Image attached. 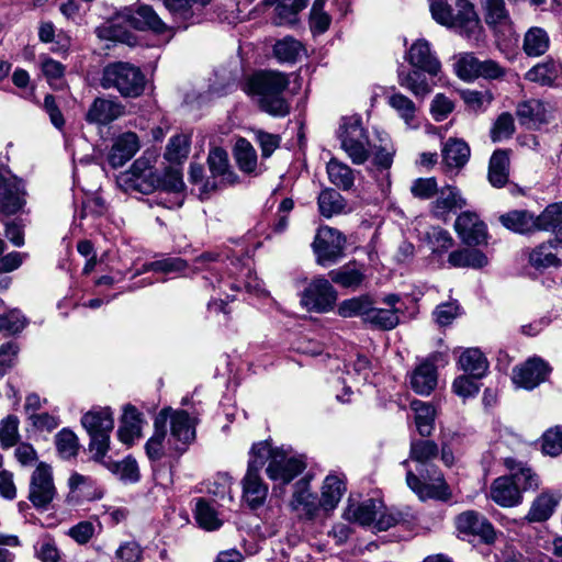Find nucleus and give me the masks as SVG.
Listing matches in <instances>:
<instances>
[{"label":"nucleus","instance_id":"nucleus-1","mask_svg":"<svg viewBox=\"0 0 562 562\" xmlns=\"http://www.w3.org/2000/svg\"><path fill=\"white\" fill-rule=\"evenodd\" d=\"M290 85L289 76L277 70H261L251 75L245 91L261 111L274 117H284L290 113L291 105L284 98Z\"/></svg>","mask_w":562,"mask_h":562},{"label":"nucleus","instance_id":"nucleus-2","mask_svg":"<svg viewBox=\"0 0 562 562\" xmlns=\"http://www.w3.org/2000/svg\"><path fill=\"white\" fill-rule=\"evenodd\" d=\"M431 15L441 25L456 30L460 35L477 40L480 20L474 7L467 0H429Z\"/></svg>","mask_w":562,"mask_h":562},{"label":"nucleus","instance_id":"nucleus-3","mask_svg":"<svg viewBox=\"0 0 562 562\" xmlns=\"http://www.w3.org/2000/svg\"><path fill=\"white\" fill-rule=\"evenodd\" d=\"M250 452L256 460L262 461V465L268 461L266 471L272 481L286 484L305 469V463L290 450L273 448L268 441L255 443Z\"/></svg>","mask_w":562,"mask_h":562},{"label":"nucleus","instance_id":"nucleus-4","mask_svg":"<svg viewBox=\"0 0 562 562\" xmlns=\"http://www.w3.org/2000/svg\"><path fill=\"white\" fill-rule=\"evenodd\" d=\"M145 83L142 70L130 63H111L102 71L101 86L104 89H115L126 98L139 97L145 90Z\"/></svg>","mask_w":562,"mask_h":562},{"label":"nucleus","instance_id":"nucleus-5","mask_svg":"<svg viewBox=\"0 0 562 562\" xmlns=\"http://www.w3.org/2000/svg\"><path fill=\"white\" fill-rule=\"evenodd\" d=\"M403 465L407 468V486L418 496L419 499H447L450 495L443 474L435 465L408 468L409 461L405 460Z\"/></svg>","mask_w":562,"mask_h":562},{"label":"nucleus","instance_id":"nucleus-6","mask_svg":"<svg viewBox=\"0 0 562 562\" xmlns=\"http://www.w3.org/2000/svg\"><path fill=\"white\" fill-rule=\"evenodd\" d=\"M81 424L90 436L89 452L95 462H102L110 448L114 420L110 408H94L86 413Z\"/></svg>","mask_w":562,"mask_h":562},{"label":"nucleus","instance_id":"nucleus-7","mask_svg":"<svg viewBox=\"0 0 562 562\" xmlns=\"http://www.w3.org/2000/svg\"><path fill=\"white\" fill-rule=\"evenodd\" d=\"M338 137L341 148L355 165H362L368 160L370 142L359 119H345L339 127Z\"/></svg>","mask_w":562,"mask_h":562},{"label":"nucleus","instance_id":"nucleus-8","mask_svg":"<svg viewBox=\"0 0 562 562\" xmlns=\"http://www.w3.org/2000/svg\"><path fill=\"white\" fill-rule=\"evenodd\" d=\"M345 244L346 238L339 231L328 226L319 227L312 244L316 262L323 267L334 265L342 257Z\"/></svg>","mask_w":562,"mask_h":562},{"label":"nucleus","instance_id":"nucleus-9","mask_svg":"<svg viewBox=\"0 0 562 562\" xmlns=\"http://www.w3.org/2000/svg\"><path fill=\"white\" fill-rule=\"evenodd\" d=\"M56 495L52 468L41 462L30 480L29 501L37 509H46Z\"/></svg>","mask_w":562,"mask_h":562},{"label":"nucleus","instance_id":"nucleus-10","mask_svg":"<svg viewBox=\"0 0 562 562\" xmlns=\"http://www.w3.org/2000/svg\"><path fill=\"white\" fill-rule=\"evenodd\" d=\"M336 300L337 294L330 282L318 277L303 291L301 303L307 311L326 313L334 307Z\"/></svg>","mask_w":562,"mask_h":562},{"label":"nucleus","instance_id":"nucleus-11","mask_svg":"<svg viewBox=\"0 0 562 562\" xmlns=\"http://www.w3.org/2000/svg\"><path fill=\"white\" fill-rule=\"evenodd\" d=\"M458 532L465 537H477L483 543L492 544L496 540V531L488 519L479 512L465 510L454 519Z\"/></svg>","mask_w":562,"mask_h":562},{"label":"nucleus","instance_id":"nucleus-12","mask_svg":"<svg viewBox=\"0 0 562 562\" xmlns=\"http://www.w3.org/2000/svg\"><path fill=\"white\" fill-rule=\"evenodd\" d=\"M167 409L170 419L167 443L176 451L183 452L195 438V422L186 411H172L169 407Z\"/></svg>","mask_w":562,"mask_h":562},{"label":"nucleus","instance_id":"nucleus-13","mask_svg":"<svg viewBox=\"0 0 562 562\" xmlns=\"http://www.w3.org/2000/svg\"><path fill=\"white\" fill-rule=\"evenodd\" d=\"M261 468L262 461L256 460L250 453L248 469L241 483L243 499L251 509L262 506L268 496V485L259 475Z\"/></svg>","mask_w":562,"mask_h":562},{"label":"nucleus","instance_id":"nucleus-14","mask_svg":"<svg viewBox=\"0 0 562 562\" xmlns=\"http://www.w3.org/2000/svg\"><path fill=\"white\" fill-rule=\"evenodd\" d=\"M207 165L213 180L204 183L203 191L211 192L220 187L233 184L237 180V176L229 167L228 155L221 147H214L207 156Z\"/></svg>","mask_w":562,"mask_h":562},{"label":"nucleus","instance_id":"nucleus-15","mask_svg":"<svg viewBox=\"0 0 562 562\" xmlns=\"http://www.w3.org/2000/svg\"><path fill=\"white\" fill-rule=\"evenodd\" d=\"M550 371L548 362L540 357H531L521 366L514 368L512 380L517 387L530 391L544 382Z\"/></svg>","mask_w":562,"mask_h":562},{"label":"nucleus","instance_id":"nucleus-16","mask_svg":"<svg viewBox=\"0 0 562 562\" xmlns=\"http://www.w3.org/2000/svg\"><path fill=\"white\" fill-rule=\"evenodd\" d=\"M184 189L182 173L178 168H168L164 175H160L159 196L156 198V203L167 207L175 209L182 205L183 199L181 192Z\"/></svg>","mask_w":562,"mask_h":562},{"label":"nucleus","instance_id":"nucleus-17","mask_svg":"<svg viewBox=\"0 0 562 562\" xmlns=\"http://www.w3.org/2000/svg\"><path fill=\"white\" fill-rule=\"evenodd\" d=\"M454 228L461 240L469 246L486 244V225L474 212H462L456 220Z\"/></svg>","mask_w":562,"mask_h":562},{"label":"nucleus","instance_id":"nucleus-18","mask_svg":"<svg viewBox=\"0 0 562 562\" xmlns=\"http://www.w3.org/2000/svg\"><path fill=\"white\" fill-rule=\"evenodd\" d=\"M128 173L131 186L142 193L148 194L159 188L160 173L145 157L136 159Z\"/></svg>","mask_w":562,"mask_h":562},{"label":"nucleus","instance_id":"nucleus-19","mask_svg":"<svg viewBox=\"0 0 562 562\" xmlns=\"http://www.w3.org/2000/svg\"><path fill=\"white\" fill-rule=\"evenodd\" d=\"M407 61L413 68L422 69L430 77H436L441 71V64L432 53L430 44L424 38H419L412 44L406 54Z\"/></svg>","mask_w":562,"mask_h":562},{"label":"nucleus","instance_id":"nucleus-20","mask_svg":"<svg viewBox=\"0 0 562 562\" xmlns=\"http://www.w3.org/2000/svg\"><path fill=\"white\" fill-rule=\"evenodd\" d=\"M120 18L137 30H150L161 34L167 30L166 23L158 16L155 10L146 4L139 5L136 10L125 8Z\"/></svg>","mask_w":562,"mask_h":562},{"label":"nucleus","instance_id":"nucleus-21","mask_svg":"<svg viewBox=\"0 0 562 562\" xmlns=\"http://www.w3.org/2000/svg\"><path fill=\"white\" fill-rule=\"evenodd\" d=\"M291 508L308 520L316 518L321 505L317 495L311 492L310 482L305 479L297 481L291 499Z\"/></svg>","mask_w":562,"mask_h":562},{"label":"nucleus","instance_id":"nucleus-22","mask_svg":"<svg viewBox=\"0 0 562 562\" xmlns=\"http://www.w3.org/2000/svg\"><path fill=\"white\" fill-rule=\"evenodd\" d=\"M382 302L387 307L383 308L371 305L366 323L379 329L390 330L396 327L400 323V310L395 307L400 302V296L397 294H389L382 300ZM372 304L374 303L372 302Z\"/></svg>","mask_w":562,"mask_h":562},{"label":"nucleus","instance_id":"nucleus-23","mask_svg":"<svg viewBox=\"0 0 562 562\" xmlns=\"http://www.w3.org/2000/svg\"><path fill=\"white\" fill-rule=\"evenodd\" d=\"M162 2L175 20L186 29L200 21L202 9L210 0H162Z\"/></svg>","mask_w":562,"mask_h":562},{"label":"nucleus","instance_id":"nucleus-24","mask_svg":"<svg viewBox=\"0 0 562 562\" xmlns=\"http://www.w3.org/2000/svg\"><path fill=\"white\" fill-rule=\"evenodd\" d=\"M490 496L502 507H513L522 501V493L509 475L499 476L493 481Z\"/></svg>","mask_w":562,"mask_h":562},{"label":"nucleus","instance_id":"nucleus-25","mask_svg":"<svg viewBox=\"0 0 562 562\" xmlns=\"http://www.w3.org/2000/svg\"><path fill=\"white\" fill-rule=\"evenodd\" d=\"M124 113L125 108L117 100L98 98L91 104L86 119L90 123L106 125L121 117Z\"/></svg>","mask_w":562,"mask_h":562},{"label":"nucleus","instance_id":"nucleus-26","mask_svg":"<svg viewBox=\"0 0 562 562\" xmlns=\"http://www.w3.org/2000/svg\"><path fill=\"white\" fill-rule=\"evenodd\" d=\"M139 149L138 136L133 132H126L115 138L109 154V162L113 168L125 165Z\"/></svg>","mask_w":562,"mask_h":562},{"label":"nucleus","instance_id":"nucleus-27","mask_svg":"<svg viewBox=\"0 0 562 562\" xmlns=\"http://www.w3.org/2000/svg\"><path fill=\"white\" fill-rule=\"evenodd\" d=\"M470 154V147L463 139L450 137L441 148L442 165L446 171H458L463 168Z\"/></svg>","mask_w":562,"mask_h":562},{"label":"nucleus","instance_id":"nucleus-28","mask_svg":"<svg viewBox=\"0 0 562 562\" xmlns=\"http://www.w3.org/2000/svg\"><path fill=\"white\" fill-rule=\"evenodd\" d=\"M504 465L509 471V476L513 477L514 482H516L521 493L539 488L540 477L527 463L514 458H506L504 460Z\"/></svg>","mask_w":562,"mask_h":562},{"label":"nucleus","instance_id":"nucleus-29","mask_svg":"<svg viewBox=\"0 0 562 562\" xmlns=\"http://www.w3.org/2000/svg\"><path fill=\"white\" fill-rule=\"evenodd\" d=\"M381 508L382 503L374 498H368L360 503L349 502L344 512V518L351 522L368 526L376 519Z\"/></svg>","mask_w":562,"mask_h":562},{"label":"nucleus","instance_id":"nucleus-30","mask_svg":"<svg viewBox=\"0 0 562 562\" xmlns=\"http://www.w3.org/2000/svg\"><path fill=\"white\" fill-rule=\"evenodd\" d=\"M346 476L342 473H329L322 486L321 505L325 510H333L337 507L345 494Z\"/></svg>","mask_w":562,"mask_h":562},{"label":"nucleus","instance_id":"nucleus-31","mask_svg":"<svg viewBox=\"0 0 562 562\" xmlns=\"http://www.w3.org/2000/svg\"><path fill=\"white\" fill-rule=\"evenodd\" d=\"M499 222L516 234H529L538 231L537 216L527 210H513L502 214Z\"/></svg>","mask_w":562,"mask_h":562},{"label":"nucleus","instance_id":"nucleus-32","mask_svg":"<svg viewBox=\"0 0 562 562\" xmlns=\"http://www.w3.org/2000/svg\"><path fill=\"white\" fill-rule=\"evenodd\" d=\"M409 384L417 394H430L437 385L436 367L428 361L422 362L411 373Z\"/></svg>","mask_w":562,"mask_h":562},{"label":"nucleus","instance_id":"nucleus-33","mask_svg":"<svg viewBox=\"0 0 562 562\" xmlns=\"http://www.w3.org/2000/svg\"><path fill=\"white\" fill-rule=\"evenodd\" d=\"M140 414L134 406L127 405L124 408V414L122 416L121 425L117 430L119 439L123 443L131 446L134 443L136 439L140 437Z\"/></svg>","mask_w":562,"mask_h":562},{"label":"nucleus","instance_id":"nucleus-34","mask_svg":"<svg viewBox=\"0 0 562 562\" xmlns=\"http://www.w3.org/2000/svg\"><path fill=\"white\" fill-rule=\"evenodd\" d=\"M550 47V36L548 32L540 26H531L524 35L522 50L528 57H540L544 55Z\"/></svg>","mask_w":562,"mask_h":562},{"label":"nucleus","instance_id":"nucleus-35","mask_svg":"<svg viewBox=\"0 0 562 562\" xmlns=\"http://www.w3.org/2000/svg\"><path fill=\"white\" fill-rule=\"evenodd\" d=\"M169 409H161L156 416L154 426L155 432L146 442L145 449L148 458L153 461L162 457L164 441L167 440L166 424Z\"/></svg>","mask_w":562,"mask_h":562},{"label":"nucleus","instance_id":"nucleus-36","mask_svg":"<svg viewBox=\"0 0 562 562\" xmlns=\"http://www.w3.org/2000/svg\"><path fill=\"white\" fill-rule=\"evenodd\" d=\"M422 69L413 68L409 71H398V83L417 98H425L431 92V85Z\"/></svg>","mask_w":562,"mask_h":562},{"label":"nucleus","instance_id":"nucleus-37","mask_svg":"<svg viewBox=\"0 0 562 562\" xmlns=\"http://www.w3.org/2000/svg\"><path fill=\"white\" fill-rule=\"evenodd\" d=\"M448 262L453 268L480 269L488 263L485 254L475 248H462L450 252Z\"/></svg>","mask_w":562,"mask_h":562},{"label":"nucleus","instance_id":"nucleus-38","mask_svg":"<svg viewBox=\"0 0 562 562\" xmlns=\"http://www.w3.org/2000/svg\"><path fill=\"white\" fill-rule=\"evenodd\" d=\"M460 368L473 378L481 379L488 369V362L477 348L465 349L459 358Z\"/></svg>","mask_w":562,"mask_h":562},{"label":"nucleus","instance_id":"nucleus-39","mask_svg":"<svg viewBox=\"0 0 562 562\" xmlns=\"http://www.w3.org/2000/svg\"><path fill=\"white\" fill-rule=\"evenodd\" d=\"M412 409L415 412V424L420 436L428 437L431 435L436 418V408L432 404L415 400L411 403Z\"/></svg>","mask_w":562,"mask_h":562},{"label":"nucleus","instance_id":"nucleus-40","mask_svg":"<svg viewBox=\"0 0 562 562\" xmlns=\"http://www.w3.org/2000/svg\"><path fill=\"white\" fill-rule=\"evenodd\" d=\"M317 204L319 213L327 218L347 212L346 200L331 188H327L319 193Z\"/></svg>","mask_w":562,"mask_h":562},{"label":"nucleus","instance_id":"nucleus-41","mask_svg":"<svg viewBox=\"0 0 562 562\" xmlns=\"http://www.w3.org/2000/svg\"><path fill=\"white\" fill-rule=\"evenodd\" d=\"M509 157L505 150H496L490 159L488 180L493 187L502 188L508 181Z\"/></svg>","mask_w":562,"mask_h":562},{"label":"nucleus","instance_id":"nucleus-42","mask_svg":"<svg viewBox=\"0 0 562 562\" xmlns=\"http://www.w3.org/2000/svg\"><path fill=\"white\" fill-rule=\"evenodd\" d=\"M439 449L435 441L428 439H416L411 442L409 460L415 467L434 465L432 460L438 456Z\"/></svg>","mask_w":562,"mask_h":562},{"label":"nucleus","instance_id":"nucleus-43","mask_svg":"<svg viewBox=\"0 0 562 562\" xmlns=\"http://www.w3.org/2000/svg\"><path fill=\"white\" fill-rule=\"evenodd\" d=\"M306 53L304 45L292 36H285L273 45V55L281 63H295Z\"/></svg>","mask_w":562,"mask_h":562},{"label":"nucleus","instance_id":"nucleus-44","mask_svg":"<svg viewBox=\"0 0 562 562\" xmlns=\"http://www.w3.org/2000/svg\"><path fill=\"white\" fill-rule=\"evenodd\" d=\"M329 181L341 190H350L355 183L353 170L336 158H331L326 166Z\"/></svg>","mask_w":562,"mask_h":562},{"label":"nucleus","instance_id":"nucleus-45","mask_svg":"<svg viewBox=\"0 0 562 562\" xmlns=\"http://www.w3.org/2000/svg\"><path fill=\"white\" fill-rule=\"evenodd\" d=\"M438 198L432 203L434 212L437 215L443 214L453 209H462L467 205L465 199L456 187L446 186L438 190Z\"/></svg>","mask_w":562,"mask_h":562},{"label":"nucleus","instance_id":"nucleus-46","mask_svg":"<svg viewBox=\"0 0 562 562\" xmlns=\"http://www.w3.org/2000/svg\"><path fill=\"white\" fill-rule=\"evenodd\" d=\"M558 244L557 239L543 243L529 252V263L536 269H546L549 267H559L561 262L555 254L552 251Z\"/></svg>","mask_w":562,"mask_h":562},{"label":"nucleus","instance_id":"nucleus-47","mask_svg":"<svg viewBox=\"0 0 562 562\" xmlns=\"http://www.w3.org/2000/svg\"><path fill=\"white\" fill-rule=\"evenodd\" d=\"M23 203V191L20 188V183H0V206L4 213H16L22 207Z\"/></svg>","mask_w":562,"mask_h":562},{"label":"nucleus","instance_id":"nucleus-48","mask_svg":"<svg viewBox=\"0 0 562 562\" xmlns=\"http://www.w3.org/2000/svg\"><path fill=\"white\" fill-rule=\"evenodd\" d=\"M386 102L406 125L413 126L417 106L408 97L393 89V92L386 97Z\"/></svg>","mask_w":562,"mask_h":562},{"label":"nucleus","instance_id":"nucleus-49","mask_svg":"<svg viewBox=\"0 0 562 562\" xmlns=\"http://www.w3.org/2000/svg\"><path fill=\"white\" fill-rule=\"evenodd\" d=\"M68 487L71 494L80 498L94 499L101 497V493L98 491L94 480L77 472H74L69 476Z\"/></svg>","mask_w":562,"mask_h":562},{"label":"nucleus","instance_id":"nucleus-50","mask_svg":"<svg viewBox=\"0 0 562 562\" xmlns=\"http://www.w3.org/2000/svg\"><path fill=\"white\" fill-rule=\"evenodd\" d=\"M194 517L199 526L209 531L216 530L223 525L216 509L204 498L196 501Z\"/></svg>","mask_w":562,"mask_h":562},{"label":"nucleus","instance_id":"nucleus-51","mask_svg":"<svg viewBox=\"0 0 562 562\" xmlns=\"http://www.w3.org/2000/svg\"><path fill=\"white\" fill-rule=\"evenodd\" d=\"M480 61L473 53L459 54L454 56V72L464 81H473L479 78Z\"/></svg>","mask_w":562,"mask_h":562},{"label":"nucleus","instance_id":"nucleus-52","mask_svg":"<svg viewBox=\"0 0 562 562\" xmlns=\"http://www.w3.org/2000/svg\"><path fill=\"white\" fill-rule=\"evenodd\" d=\"M234 156L239 169L251 173L257 168V154L252 145L245 138H239L234 148Z\"/></svg>","mask_w":562,"mask_h":562},{"label":"nucleus","instance_id":"nucleus-53","mask_svg":"<svg viewBox=\"0 0 562 562\" xmlns=\"http://www.w3.org/2000/svg\"><path fill=\"white\" fill-rule=\"evenodd\" d=\"M538 231H562V202L549 204L538 216Z\"/></svg>","mask_w":562,"mask_h":562},{"label":"nucleus","instance_id":"nucleus-54","mask_svg":"<svg viewBox=\"0 0 562 562\" xmlns=\"http://www.w3.org/2000/svg\"><path fill=\"white\" fill-rule=\"evenodd\" d=\"M372 300L368 295H361L342 301L338 306V314L342 317H362L366 323Z\"/></svg>","mask_w":562,"mask_h":562},{"label":"nucleus","instance_id":"nucleus-55","mask_svg":"<svg viewBox=\"0 0 562 562\" xmlns=\"http://www.w3.org/2000/svg\"><path fill=\"white\" fill-rule=\"evenodd\" d=\"M557 506L554 497L548 493H542L532 503L527 519L529 521H544L551 517Z\"/></svg>","mask_w":562,"mask_h":562},{"label":"nucleus","instance_id":"nucleus-56","mask_svg":"<svg viewBox=\"0 0 562 562\" xmlns=\"http://www.w3.org/2000/svg\"><path fill=\"white\" fill-rule=\"evenodd\" d=\"M560 66L554 61L538 64L529 69L526 78L542 86L552 85L559 76Z\"/></svg>","mask_w":562,"mask_h":562},{"label":"nucleus","instance_id":"nucleus-57","mask_svg":"<svg viewBox=\"0 0 562 562\" xmlns=\"http://www.w3.org/2000/svg\"><path fill=\"white\" fill-rule=\"evenodd\" d=\"M190 140L187 135L172 136L167 145L165 158L172 164H181L189 155Z\"/></svg>","mask_w":562,"mask_h":562},{"label":"nucleus","instance_id":"nucleus-58","mask_svg":"<svg viewBox=\"0 0 562 562\" xmlns=\"http://www.w3.org/2000/svg\"><path fill=\"white\" fill-rule=\"evenodd\" d=\"M112 473L119 475L121 480L136 482L139 479L138 465L135 460L126 458L121 462H106L104 459L100 462Z\"/></svg>","mask_w":562,"mask_h":562},{"label":"nucleus","instance_id":"nucleus-59","mask_svg":"<svg viewBox=\"0 0 562 562\" xmlns=\"http://www.w3.org/2000/svg\"><path fill=\"white\" fill-rule=\"evenodd\" d=\"M329 278L334 283L344 288H357L363 281V274L349 266L331 270Z\"/></svg>","mask_w":562,"mask_h":562},{"label":"nucleus","instance_id":"nucleus-60","mask_svg":"<svg viewBox=\"0 0 562 562\" xmlns=\"http://www.w3.org/2000/svg\"><path fill=\"white\" fill-rule=\"evenodd\" d=\"M56 448L63 459L75 457L79 450L78 438L74 431L69 429L60 430L55 438Z\"/></svg>","mask_w":562,"mask_h":562},{"label":"nucleus","instance_id":"nucleus-61","mask_svg":"<svg viewBox=\"0 0 562 562\" xmlns=\"http://www.w3.org/2000/svg\"><path fill=\"white\" fill-rule=\"evenodd\" d=\"M232 484L233 479L227 473H217L209 482L207 492L223 502L231 503L233 502Z\"/></svg>","mask_w":562,"mask_h":562},{"label":"nucleus","instance_id":"nucleus-62","mask_svg":"<svg viewBox=\"0 0 562 562\" xmlns=\"http://www.w3.org/2000/svg\"><path fill=\"white\" fill-rule=\"evenodd\" d=\"M485 21L488 25H496L509 19L504 0H482Z\"/></svg>","mask_w":562,"mask_h":562},{"label":"nucleus","instance_id":"nucleus-63","mask_svg":"<svg viewBox=\"0 0 562 562\" xmlns=\"http://www.w3.org/2000/svg\"><path fill=\"white\" fill-rule=\"evenodd\" d=\"M373 164L379 169L389 170L393 164L395 148L387 136L380 138V145L374 146Z\"/></svg>","mask_w":562,"mask_h":562},{"label":"nucleus","instance_id":"nucleus-64","mask_svg":"<svg viewBox=\"0 0 562 562\" xmlns=\"http://www.w3.org/2000/svg\"><path fill=\"white\" fill-rule=\"evenodd\" d=\"M542 452L551 457H557L562 453L561 425L549 428L542 435Z\"/></svg>","mask_w":562,"mask_h":562}]
</instances>
